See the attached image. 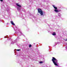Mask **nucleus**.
Returning <instances> with one entry per match:
<instances>
[{
	"instance_id": "nucleus-1",
	"label": "nucleus",
	"mask_w": 67,
	"mask_h": 67,
	"mask_svg": "<svg viewBox=\"0 0 67 67\" xmlns=\"http://www.w3.org/2000/svg\"><path fill=\"white\" fill-rule=\"evenodd\" d=\"M52 61L53 64H54V65L57 66H58L57 64L58 62L57 60L54 57H52Z\"/></svg>"
},
{
	"instance_id": "nucleus-2",
	"label": "nucleus",
	"mask_w": 67,
	"mask_h": 67,
	"mask_svg": "<svg viewBox=\"0 0 67 67\" xmlns=\"http://www.w3.org/2000/svg\"><path fill=\"white\" fill-rule=\"evenodd\" d=\"M38 13H39L41 15L44 16L45 15V12H43L42 10L40 9H38Z\"/></svg>"
},
{
	"instance_id": "nucleus-3",
	"label": "nucleus",
	"mask_w": 67,
	"mask_h": 67,
	"mask_svg": "<svg viewBox=\"0 0 67 67\" xmlns=\"http://www.w3.org/2000/svg\"><path fill=\"white\" fill-rule=\"evenodd\" d=\"M16 5L18 6V7H21V6L19 5V3H16Z\"/></svg>"
},
{
	"instance_id": "nucleus-4",
	"label": "nucleus",
	"mask_w": 67,
	"mask_h": 67,
	"mask_svg": "<svg viewBox=\"0 0 67 67\" xmlns=\"http://www.w3.org/2000/svg\"><path fill=\"white\" fill-rule=\"evenodd\" d=\"M11 24H12V25H15V24H14V23H13V21H11Z\"/></svg>"
},
{
	"instance_id": "nucleus-5",
	"label": "nucleus",
	"mask_w": 67,
	"mask_h": 67,
	"mask_svg": "<svg viewBox=\"0 0 67 67\" xmlns=\"http://www.w3.org/2000/svg\"><path fill=\"white\" fill-rule=\"evenodd\" d=\"M53 7L54 8V9H57V7H55L54 6V5H53Z\"/></svg>"
},
{
	"instance_id": "nucleus-6",
	"label": "nucleus",
	"mask_w": 67,
	"mask_h": 67,
	"mask_svg": "<svg viewBox=\"0 0 67 67\" xmlns=\"http://www.w3.org/2000/svg\"><path fill=\"white\" fill-rule=\"evenodd\" d=\"M54 11H55V12H59V11L57 9H54Z\"/></svg>"
},
{
	"instance_id": "nucleus-7",
	"label": "nucleus",
	"mask_w": 67,
	"mask_h": 67,
	"mask_svg": "<svg viewBox=\"0 0 67 67\" xmlns=\"http://www.w3.org/2000/svg\"><path fill=\"white\" fill-rule=\"evenodd\" d=\"M52 35H56V34H55V32L53 33V34H52Z\"/></svg>"
},
{
	"instance_id": "nucleus-8",
	"label": "nucleus",
	"mask_w": 67,
	"mask_h": 67,
	"mask_svg": "<svg viewBox=\"0 0 67 67\" xmlns=\"http://www.w3.org/2000/svg\"><path fill=\"white\" fill-rule=\"evenodd\" d=\"M31 46H32V45L31 44H30L29 46V47H31Z\"/></svg>"
},
{
	"instance_id": "nucleus-9",
	"label": "nucleus",
	"mask_w": 67,
	"mask_h": 67,
	"mask_svg": "<svg viewBox=\"0 0 67 67\" xmlns=\"http://www.w3.org/2000/svg\"><path fill=\"white\" fill-rule=\"evenodd\" d=\"M17 51H21V49H18Z\"/></svg>"
},
{
	"instance_id": "nucleus-10",
	"label": "nucleus",
	"mask_w": 67,
	"mask_h": 67,
	"mask_svg": "<svg viewBox=\"0 0 67 67\" xmlns=\"http://www.w3.org/2000/svg\"><path fill=\"white\" fill-rule=\"evenodd\" d=\"M40 63H43V62H40Z\"/></svg>"
},
{
	"instance_id": "nucleus-11",
	"label": "nucleus",
	"mask_w": 67,
	"mask_h": 67,
	"mask_svg": "<svg viewBox=\"0 0 67 67\" xmlns=\"http://www.w3.org/2000/svg\"><path fill=\"white\" fill-rule=\"evenodd\" d=\"M0 0V1H1V2L3 1V0Z\"/></svg>"
},
{
	"instance_id": "nucleus-12",
	"label": "nucleus",
	"mask_w": 67,
	"mask_h": 67,
	"mask_svg": "<svg viewBox=\"0 0 67 67\" xmlns=\"http://www.w3.org/2000/svg\"><path fill=\"white\" fill-rule=\"evenodd\" d=\"M66 41H67V39H66V40H65Z\"/></svg>"
},
{
	"instance_id": "nucleus-13",
	"label": "nucleus",
	"mask_w": 67,
	"mask_h": 67,
	"mask_svg": "<svg viewBox=\"0 0 67 67\" xmlns=\"http://www.w3.org/2000/svg\"><path fill=\"white\" fill-rule=\"evenodd\" d=\"M60 15V14H58L59 16H60V15Z\"/></svg>"
}]
</instances>
